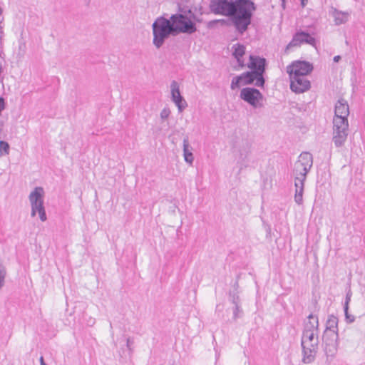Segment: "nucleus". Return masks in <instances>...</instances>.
I'll return each mask as SVG.
<instances>
[{
    "label": "nucleus",
    "instance_id": "dca6fc26",
    "mask_svg": "<svg viewBox=\"0 0 365 365\" xmlns=\"http://www.w3.org/2000/svg\"><path fill=\"white\" fill-rule=\"evenodd\" d=\"M171 93H172V97L173 100L176 104V106L178 107L180 110H182V108H184L186 106V103L182 100L180 93L179 91V86L176 82H173L171 85Z\"/></svg>",
    "mask_w": 365,
    "mask_h": 365
},
{
    "label": "nucleus",
    "instance_id": "39448f33",
    "mask_svg": "<svg viewBox=\"0 0 365 365\" xmlns=\"http://www.w3.org/2000/svg\"><path fill=\"white\" fill-rule=\"evenodd\" d=\"M312 165V157L309 153H302L294 165V175L297 180H304Z\"/></svg>",
    "mask_w": 365,
    "mask_h": 365
},
{
    "label": "nucleus",
    "instance_id": "412c9836",
    "mask_svg": "<svg viewBox=\"0 0 365 365\" xmlns=\"http://www.w3.org/2000/svg\"><path fill=\"white\" fill-rule=\"evenodd\" d=\"M307 1V0H301V2H302V6H304V5L306 4Z\"/></svg>",
    "mask_w": 365,
    "mask_h": 365
},
{
    "label": "nucleus",
    "instance_id": "f8f14e48",
    "mask_svg": "<svg viewBox=\"0 0 365 365\" xmlns=\"http://www.w3.org/2000/svg\"><path fill=\"white\" fill-rule=\"evenodd\" d=\"M290 88L296 93H301L307 91L310 87V83L304 77L289 76Z\"/></svg>",
    "mask_w": 365,
    "mask_h": 365
},
{
    "label": "nucleus",
    "instance_id": "9d476101",
    "mask_svg": "<svg viewBox=\"0 0 365 365\" xmlns=\"http://www.w3.org/2000/svg\"><path fill=\"white\" fill-rule=\"evenodd\" d=\"M240 96L253 106L260 105L262 98V94L258 90L250 88H243L241 91Z\"/></svg>",
    "mask_w": 365,
    "mask_h": 365
},
{
    "label": "nucleus",
    "instance_id": "f3484780",
    "mask_svg": "<svg viewBox=\"0 0 365 365\" xmlns=\"http://www.w3.org/2000/svg\"><path fill=\"white\" fill-rule=\"evenodd\" d=\"M304 180H297L295 179V195L294 200L297 203L301 204L303 198V190H304Z\"/></svg>",
    "mask_w": 365,
    "mask_h": 365
},
{
    "label": "nucleus",
    "instance_id": "20e7f679",
    "mask_svg": "<svg viewBox=\"0 0 365 365\" xmlns=\"http://www.w3.org/2000/svg\"><path fill=\"white\" fill-rule=\"evenodd\" d=\"M44 192L42 187H36L29 195L31 205V215L34 216L37 212L42 221L46 220V215L43 206V197Z\"/></svg>",
    "mask_w": 365,
    "mask_h": 365
},
{
    "label": "nucleus",
    "instance_id": "a211bd4d",
    "mask_svg": "<svg viewBox=\"0 0 365 365\" xmlns=\"http://www.w3.org/2000/svg\"><path fill=\"white\" fill-rule=\"evenodd\" d=\"M188 143L187 140H184V155H185V159L187 162L192 163L193 158L191 153L188 152Z\"/></svg>",
    "mask_w": 365,
    "mask_h": 365
},
{
    "label": "nucleus",
    "instance_id": "0eeeda50",
    "mask_svg": "<svg viewBox=\"0 0 365 365\" xmlns=\"http://www.w3.org/2000/svg\"><path fill=\"white\" fill-rule=\"evenodd\" d=\"M171 24L175 32L192 33L196 29L192 21L182 15L173 16Z\"/></svg>",
    "mask_w": 365,
    "mask_h": 365
},
{
    "label": "nucleus",
    "instance_id": "423d86ee",
    "mask_svg": "<svg viewBox=\"0 0 365 365\" xmlns=\"http://www.w3.org/2000/svg\"><path fill=\"white\" fill-rule=\"evenodd\" d=\"M266 60L264 58L250 55V61L247 67L252 70L251 73H256L258 76V82L255 83L257 86H263L264 80L263 78V73L265 71Z\"/></svg>",
    "mask_w": 365,
    "mask_h": 365
},
{
    "label": "nucleus",
    "instance_id": "1a4fd4ad",
    "mask_svg": "<svg viewBox=\"0 0 365 365\" xmlns=\"http://www.w3.org/2000/svg\"><path fill=\"white\" fill-rule=\"evenodd\" d=\"M234 1L228 0H212L210 3V9L216 14L230 16L233 14Z\"/></svg>",
    "mask_w": 365,
    "mask_h": 365
},
{
    "label": "nucleus",
    "instance_id": "f03ea898",
    "mask_svg": "<svg viewBox=\"0 0 365 365\" xmlns=\"http://www.w3.org/2000/svg\"><path fill=\"white\" fill-rule=\"evenodd\" d=\"M232 22L237 30L242 33L251 22L252 12L255 10V4L250 0H235L233 4Z\"/></svg>",
    "mask_w": 365,
    "mask_h": 365
},
{
    "label": "nucleus",
    "instance_id": "9b49d317",
    "mask_svg": "<svg viewBox=\"0 0 365 365\" xmlns=\"http://www.w3.org/2000/svg\"><path fill=\"white\" fill-rule=\"evenodd\" d=\"M255 81L258 82V76H257L255 73L246 72L233 78L231 83V88H239L241 86L252 84Z\"/></svg>",
    "mask_w": 365,
    "mask_h": 365
},
{
    "label": "nucleus",
    "instance_id": "aec40b11",
    "mask_svg": "<svg viewBox=\"0 0 365 365\" xmlns=\"http://www.w3.org/2000/svg\"><path fill=\"white\" fill-rule=\"evenodd\" d=\"M339 58H340V56H335V57L334 58V61L335 62H338V61H339Z\"/></svg>",
    "mask_w": 365,
    "mask_h": 365
},
{
    "label": "nucleus",
    "instance_id": "4468645a",
    "mask_svg": "<svg viewBox=\"0 0 365 365\" xmlns=\"http://www.w3.org/2000/svg\"><path fill=\"white\" fill-rule=\"evenodd\" d=\"M317 344V339L312 331L307 330L304 332L302 339V345L304 349L312 351Z\"/></svg>",
    "mask_w": 365,
    "mask_h": 365
},
{
    "label": "nucleus",
    "instance_id": "4be33fe9",
    "mask_svg": "<svg viewBox=\"0 0 365 365\" xmlns=\"http://www.w3.org/2000/svg\"><path fill=\"white\" fill-rule=\"evenodd\" d=\"M40 362H41V365H42L43 364H44V362H43V358L42 356L40 358Z\"/></svg>",
    "mask_w": 365,
    "mask_h": 365
},
{
    "label": "nucleus",
    "instance_id": "2eb2a0df",
    "mask_svg": "<svg viewBox=\"0 0 365 365\" xmlns=\"http://www.w3.org/2000/svg\"><path fill=\"white\" fill-rule=\"evenodd\" d=\"M246 48L244 45L236 43L232 46V55L237 60L239 66L244 68L245 64L243 56L245 54Z\"/></svg>",
    "mask_w": 365,
    "mask_h": 365
},
{
    "label": "nucleus",
    "instance_id": "6ab92c4d",
    "mask_svg": "<svg viewBox=\"0 0 365 365\" xmlns=\"http://www.w3.org/2000/svg\"><path fill=\"white\" fill-rule=\"evenodd\" d=\"M9 153V145L5 141H0V154L8 155Z\"/></svg>",
    "mask_w": 365,
    "mask_h": 365
},
{
    "label": "nucleus",
    "instance_id": "ddd939ff",
    "mask_svg": "<svg viewBox=\"0 0 365 365\" xmlns=\"http://www.w3.org/2000/svg\"><path fill=\"white\" fill-rule=\"evenodd\" d=\"M304 43L314 46L315 39L307 33H297L295 34L292 41L287 46V49H289L290 47L292 46H299Z\"/></svg>",
    "mask_w": 365,
    "mask_h": 365
},
{
    "label": "nucleus",
    "instance_id": "f257e3e1",
    "mask_svg": "<svg viewBox=\"0 0 365 365\" xmlns=\"http://www.w3.org/2000/svg\"><path fill=\"white\" fill-rule=\"evenodd\" d=\"M349 108L347 102L339 100L335 106L334 117V141L336 145H341L346 138V130L349 127L347 117Z\"/></svg>",
    "mask_w": 365,
    "mask_h": 365
},
{
    "label": "nucleus",
    "instance_id": "7ed1b4c3",
    "mask_svg": "<svg viewBox=\"0 0 365 365\" xmlns=\"http://www.w3.org/2000/svg\"><path fill=\"white\" fill-rule=\"evenodd\" d=\"M153 43L157 47H160L164 38L171 32L172 24L165 19H158L153 25Z\"/></svg>",
    "mask_w": 365,
    "mask_h": 365
},
{
    "label": "nucleus",
    "instance_id": "6e6552de",
    "mask_svg": "<svg viewBox=\"0 0 365 365\" xmlns=\"http://www.w3.org/2000/svg\"><path fill=\"white\" fill-rule=\"evenodd\" d=\"M313 66L311 63L304 61H295L287 68L289 76L304 77L311 73Z\"/></svg>",
    "mask_w": 365,
    "mask_h": 365
}]
</instances>
